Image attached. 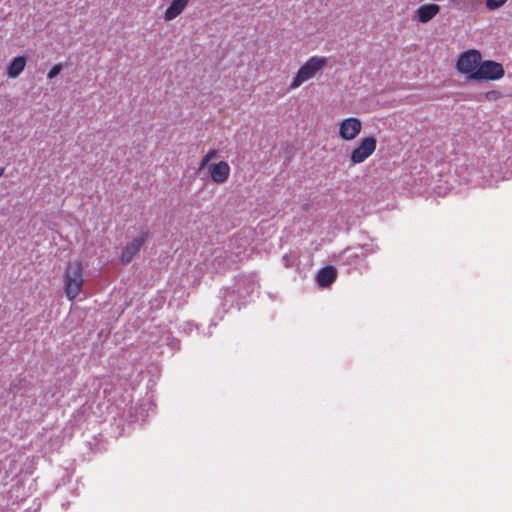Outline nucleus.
Segmentation results:
<instances>
[{
	"instance_id": "nucleus-1",
	"label": "nucleus",
	"mask_w": 512,
	"mask_h": 512,
	"mask_svg": "<svg viewBox=\"0 0 512 512\" xmlns=\"http://www.w3.org/2000/svg\"><path fill=\"white\" fill-rule=\"evenodd\" d=\"M84 266L80 260L69 261L63 273V288L68 300L74 301L83 290Z\"/></svg>"
},
{
	"instance_id": "nucleus-2",
	"label": "nucleus",
	"mask_w": 512,
	"mask_h": 512,
	"mask_svg": "<svg viewBox=\"0 0 512 512\" xmlns=\"http://www.w3.org/2000/svg\"><path fill=\"white\" fill-rule=\"evenodd\" d=\"M327 64L325 57L313 56L310 57L298 70L297 74L293 78L289 89H296L300 87L304 82L312 79L315 75L322 71Z\"/></svg>"
},
{
	"instance_id": "nucleus-3",
	"label": "nucleus",
	"mask_w": 512,
	"mask_h": 512,
	"mask_svg": "<svg viewBox=\"0 0 512 512\" xmlns=\"http://www.w3.org/2000/svg\"><path fill=\"white\" fill-rule=\"evenodd\" d=\"M482 61L481 53L476 49H469L462 52L457 60L456 69L459 73L467 76L468 79L475 80L478 67Z\"/></svg>"
},
{
	"instance_id": "nucleus-4",
	"label": "nucleus",
	"mask_w": 512,
	"mask_h": 512,
	"mask_svg": "<svg viewBox=\"0 0 512 512\" xmlns=\"http://www.w3.org/2000/svg\"><path fill=\"white\" fill-rule=\"evenodd\" d=\"M476 81H496L500 80L505 75L504 67L501 63L493 60L481 61L475 74Z\"/></svg>"
},
{
	"instance_id": "nucleus-5",
	"label": "nucleus",
	"mask_w": 512,
	"mask_h": 512,
	"mask_svg": "<svg viewBox=\"0 0 512 512\" xmlns=\"http://www.w3.org/2000/svg\"><path fill=\"white\" fill-rule=\"evenodd\" d=\"M377 140L374 136L361 138L358 146L354 148L350 155L352 164H360L367 160L376 150Z\"/></svg>"
},
{
	"instance_id": "nucleus-6",
	"label": "nucleus",
	"mask_w": 512,
	"mask_h": 512,
	"mask_svg": "<svg viewBox=\"0 0 512 512\" xmlns=\"http://www.w3.org/2000/svg\"><path fill=\"white\" fill-rule=\"evenodd\" d=\"M362 130V123L356 117H348L339 123V136L345 141L354 140Z\"/></svg>"
},
{
	"instance_id": "nucleus-7",
	"label": "nucleus",
	"mask_w": 512,
	"mask_h": 512,
	"mask_svg": "<svg viewBox=\"0 0 512 512\" xmlns=\"http://www.w3.org/2000/svg\"><path fill=\"white\" fill-rule=\"evenodd\" d=\"M148 233H142L141 235L134 238L127 246L123 249L121 254V262L124 264L130 263L134 257L138 254L141 247L144 245L147 239Z\"/></svg>"
},
{
	"instance_id": "nucleus-8",
	"label": "nucleus",
	"mask_w": 512,
	"mask_h": 512,
	"mask_svg": "<svg viewBox=\"0 0 512 512\" xmlns=\"http://www.w3.org/2000/svg\"><path fill=\"white\" fill-rule=\"evenodd\" d=\"M208 171L214 183L223 184L229 178L230 166L226 161H219L218 163L209 165Z\"/></svg>"
},
{
	"instance_id": "nucleus-9",
	"label": "nucleus",
	"mask_w": 512,
	"mask_h": 512,
	"mask_svg": "<svg viewBox=\"0 0 512 512\" xmlns=\"http://www.w3.org/2000/svg\"><path fill=\"white\" fill-rule=\"evenodd\" d=\"M440 12L438 4H424L415 11V19L419 23H427L432 20Z\"/></svg>"
},
{
	"instance_id": "nucleus-10",
	"label": "nucleus",
	"mask_w": 512,
	"mask_h": 512,
	"mask_svg": "<svg viewBox=\"0 0 512 512\" xmlns=\"http://www.w3.org/2000/svg\"><path fill=\"white\" fill-rule=\"evenodd\" d=\"M337 278V270L333 266L321 268L316 274V282L319 287L327 288L331 286Z\"/></svg>"
},
{
	"instance_id": "nucleus-11",
	"label": "nucleus",
	"mask_w": 512,
	"mask_h": 512,
	"mask_svg": "<svg viewBox=\"0 0 512 512\" xmlns=\"http://www.w3.org/2000/svg\"><path fill=\"white\" fill-rule=\"evenodd\" d=\"M190 0H172L170 6L164 13V19L171 21L178 17L188 6Z\"/></svg>"
},
{
	"instance_id": "nucleus-12",
	"label": "nucleus",
	"mask_w": 512,
	"mask_h": 512,
	"mask_svg": "<svg viewBox=\"0 0 512 512\" xmlns=\"http://www.w3.org/2000/svg\"><path fill=\"white\" fill-rule=\"evenodd\" d=\"M27 59L24 56L14 57L7 66V76L9 78H17L25 69Z\"/></svg>"
},
{
	"instance_id": "nucleus-13",
	"label": "nucleus",
	"mask_w": 512,
	"mask_h": 512,
	"mask_svg": "<svg viewBox=\"0 0 512 512\" xmlns=\"http://www.w3.org/2000/svg\"><path fill=\"white\" fill-rule=\"evenodd\" d=\"M218 156V150L210 149L201 159L198 170L201 171L208 166L209 162Z\"/></svg>"
},
{
	"instance_id": "nucleus-14",
	"label": "nucleus",
	"mask_w": 512,
	"mask_h": 512,
	"mask_svg": "<svg viewBox=\"0 0 512 512\" xmlns=\"http://www.w3.org/2000/svg\"><path fill=\"white\" fill-rule=\"evenodd\" d=\"M459 5L468 10L474 11L482 3V0H456Z\"/></svg>"
},
{
	"instance_id": "nucleus-15",
	"label": "nucleus",
	"mask_w": 512,
	"mask_h": 512,
	"mask_svg": "<svg viewBox=\"0 0 512 512\" xmlns=\"http://www.w3.org/2000/svg\"><path fill=\"white\" fill-rule=\"evenodd\" d=\"M507 1L508 0H486L485 4L489 11H493L504 6Z\"/></svg>"
},
{
	"instance_id": "nucleus-16",
	"label": "nucleus",
	"mask_w": 512,
	"mask_h": 512,
	"mask_svg": "<svg viewBox=\"0 0 512 512\" xmlns=\"http://www.w3.org/2000/svg\"><path fill=\"white\" fill-rule=\"evenodd\" d=\"M485 99L488 101H497L502 97V94L497 90H491L485 93Z\"/></svg>"
},
{
	"instance_id": "nucleus-17",
	"label": "nucleus",
	"mask_w": 512,
	"mask_h": 512,
	"mask_svg": "<svg viewBox=\"0 0 512 512\" xmlns=\"http://www.w3.org/2000/svg\"><path fill=\"white\" fill-rule=\"evenodd\" d=\"M62 69V64L54 65L47 74L48 79H53L54 77H56L62 71Z\"/></svg>"
},
{
	"instance_id": "nucleus-18",
	"label": "nucleus",
	"mask_w": 512,
	"mask_h": 512,
	"mask_svg": "<svg viewBox=\"0 0 512 512\" xmlns=\"http://www.w3.org/2000/svg\"><path fill=\"white\" fill-rule=\"evenodd\" d=\"M4 171H5V168L4 167H0V177L4 174Z\"/></svg>"
},
{
	"instance_id": "nucleus-19",
	"label": "nucleus",
	"mask_w": 512,
	"mask_h": 512,
	"mask_svg": "<svg viewBox=\"0 0 512 512\" xmlns=\"http://www.w3.org/2000/svg\"><path fill=\"white\" fill-rule=\"evenodd\" d=\"M349 257H350V258H352V257H358V255H357V254H350V255H349Z\"/></svg>"
}]
</instances>
